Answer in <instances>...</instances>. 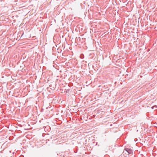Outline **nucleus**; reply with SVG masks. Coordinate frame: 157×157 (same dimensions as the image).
Returning a JSON list of instances; mask_svg holds the SVG:
<instances>
[{
	"mask_svg": "<svg viewBox=\"0 0 157 157\" xmlns=\"http://www.w3.org/2000/svg\"><path fill=\"white\" fill-rule=\"evenodd\" d=\"M122 155H123L124 156H126L127 155H128V153H127V151L126 150V148L124 149L123 153Z\"/></svg>",
	"mask_w": 157,
	"mask_h": 157,
	"instance_id": "f257e3e1",
	"label": "nucleus"
},
{
	"mask_svg": "<svg viewBox=\"0 0 157 157\" xmlns=\"http://www.w3.org/2000/svg\"><path fill=\"white\" fill-rule=\"evenodd\" d=\"M126 150L127 151V153H128V155L132 154L133 152L132 150L130 149L126 148Z\"/></svg>",
	"mask_w": 157,
	"mask_h": 157,
	"instance_id": "f03ea898",
	"label": "nucleus"
},
{
	"mask_svg": "<svg viewBox=\"0 0 157 157\" xmlns=\"http://www.w3.org/2000/svg\"><path fill=\"white\" fill-rule=\"evenodd\" d=\"M157 108V106L156 105L153 106L151 107V108L153 109H156Z\"/></svg>",
	"mask_w": 157,
	"mask_h": 157,
	"instance_id": "7ed1b4c3",
	"label": "nucleus"
}]
</instances>
